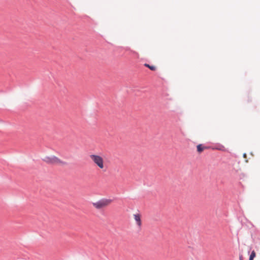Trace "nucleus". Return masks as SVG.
I'll return each instance as SVG.
<instances>
[{"instance_id":"obj_2","label":"nucleus","mask_w":260,"mask_h":260,"mask_svg":"<svg viewBox=\"0 0 260 260\" xmlns=\"http://www.w3.org/2000/svg\"><path fill=\"white\" fill-rule=\"evenodd\" d=\"M112 202L110 199H102L93 203V207L96 209H101L109 206Z\"/></svg>"},{"instance_id":"obj_6","label":"nucleus","mask_w":260,"mask_h":260,"mask_svg":"<svg viewBox=\"0 0 260 260\" xmlns=\"http://www.w3.org/2000/svg\"><path fill=\"white\" fill-rule=\"evenodd\" d=\"M213 149L222 151H226V150L225 148L224 147V146L222 145H220L217 147H215L213 148Z\"/></svg>"},{"instance_id":"obj_1","label":"nucleus","mask_w":260,"mask_h":260,"mask_svg":"<svg viewBox=\"0 0 260 260\" xmlns=\"http://www.w3.org/2000/svg\"><path fill=\"white\" fill-rule=\"evenodd\" d=\"M90 159L93 164L102 170H106L107 166L103 155L92 154L89 155Z\"/></svg>"},{"instance_id":"obj_9","label":"nucleus","mask_w":260,"mask_h":260,"mask_svg":"<svg viewBox=\"0 0 260 260\" xmlns=\"http://www.w3.org/2000/svg\"><path fill=\"white\" fill-rule=\"evenodd\" d=\"M243 156H244V157H246V154L245 153L244 154Z\"/></svg>"},{"instance_id":"obj_8","label":"nucleus","mask_w":260,"mask_h":260,"mask_svg":"<svg viewBox=\"0 0 260 260\" xmlns=\"http://www.w3.org/2000/svg\"><path fill=\"white\" fill-rule=\"evenodd\" d=\"M255 252L254 251H252L251 253V254L249 257V260H253V258L255 257Z\"/></svg>"},{"instance_id":"obj_5","label":"nucleus","mask_w":260,"mask_h":260,"mask_svg":"<svg viewBox=\"0 0 260 260\" xmlns=\"http://www.w3.org/2000/svg\"><path fill=\"white\" fill-rule=\"evenodd\" d=\"M207 148L208 147H205L202 144H199L197 146V151L199 153L202 152L204 149Z\"/></svg>"},{"instance_id":"obj_7","label":"nucleus","mask_w":260,"mask_h":260,"mask_svg":"<svg viewBox=\"0 0 260 260\" xmlns=\"http://www.w3.org/2000/svg\"><path fill=\"white\" fill-rule=\"evenodd\" d=\"M145 66L147 67V68H148L149 69H150L152 71H155L156 70V67H155L152 66H150L149 64H147V63L145 64Z\"/></svg>"},{"instance_id":"obj_4","label":"nucleus","mask_w":260,"mask_h":260,"mask_svg":"<svg viewBox=\"0 0 260 260\" xmlns=\"http://www.w3.org/2000/svg\"><path fill=\"white\" fill-rule=\"evenodd\" d=\"M134 219L136 222L137 225L139 227H141L142 225V221H141V216L139 213H136L134 214L133 215Z\"/></svg>"},{"instance_id":"obj_3","label":"nucleus","mask_w":260,"mask_h":260,"mask_svg":"<svg viewBox=\"0 0 260 260\" xmlns=\"http://www.w3.org/2000/svg\"><path fill=\"white\" fill-rule=\"evenodd\" d=\"M45 161L48 163H51V164H58L61 162V161L59 159H58L57 157H55V156H53L51 158L47 157V158H46Z\"/></svg>"}]
</instances>
